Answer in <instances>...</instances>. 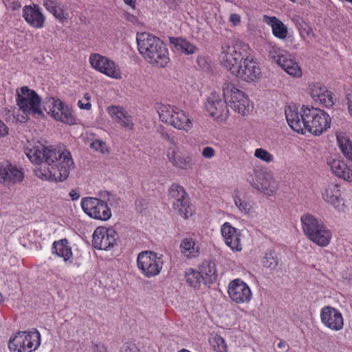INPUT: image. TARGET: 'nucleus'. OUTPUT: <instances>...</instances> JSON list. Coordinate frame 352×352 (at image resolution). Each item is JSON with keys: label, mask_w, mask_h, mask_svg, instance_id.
<instances>
[{"label": "nucleus", "mask_w": 352, "mask_h": 352, "mask_svg": "<svg viewBox=\"0 0 352 352\" xmlns=\"http://www.w3.org/2000/svg\"><path fill=\"white\" fill-rule=\"evenodd\" d=\"M30 161L35 164L44 165L36 167L34 173L41 179L62 182L67 179L70 170L74 167V162L70 152L54 146H45L37 142L29 144L24 149Z\"/></svg>", "instance_id": "1"}, {"label": "nucleus", "mask_w": 352, "mask_h": 352, "mask_svg": "<svg viewBox=\"0 0 352 352\" xmlns=\"http://www.w3.org/2000/svg\"><path fill=\"white\" fill-rule=\"evenodd\" d=\"M140 54L150 64L165 67L169 61L168 51L164 42L158 37L146 32L137 34Z\"/></svg>", "instance_id": "2"}, {"label": "nucleus", "mask_w": 352, "mask_h": 352, "mask_svg": "<svg viewBox=\"0 0 352 352\" xmlns=\"http://www.w3.org/2000/svg\"><path fill=\"white\" fill-rule=\"evenodd\" d=\"M302 231L306 237L321 248L327 247L332 239V232L318 217L305 213L300 217Z\"/></svg>", "instance_id": "3"}, {"label": "nucleus", "mask_w": 352, "mask_h": 352, "mask_svg": "<svg viewBox=\"0 0 352 352\" xmlns=\"http://www.w3.org/2000/svg\"><path fill=\"white\" fill-rule=\"evenodd\" d=\"M104 200L95 197H84L81 199L80 205L82 210L90 217L100 220L107 221L111 217V210L109 205L113 206L118 204V199L116 195L105 192Z\"/></svg>", "instance_id": "4"}, {"label": "nucleus", "mask_w": 352, "mask_h": 352, "mask_svg": "<svg viewBox=\"0 0 352 352\" xmlns=\"http://www.w3.org/2000/svg\"><path fill=\"white\" fill-rule=\"evenodd\" d=\"M157 110L162 122L177 130L188 132L193 127V121L189 113L176 106L159 104Z\"/></svg>", "instance_id": "5"}, {"label": "nucleus", "mask_w": 352, "mask_h": 352, "mask_svg": "<svg viewBox=\"0 0 352 352\" xmlns=\"http://www.w3.org/2000/svg\"><path fill=\"white\" fill-rule=\"evenodd\" d=\"M16 102L25 116L40 118L44 116L41 107V98L38 94L28 86L16 90Z\"/></svg>", "instance_id": "6"}, {"label": "nucleus", "mask_w": 352, "mask_h": 352, "mask_svg": "<svg viewBox=\"0 0 352 352\" xmlns=\"http://www.w3.org/2000/svg\"><path fill=\"white\" fill-rule=\"evenodd\" d=\"M223 96L231 109L239 114L245 116L253 110V104L243 91L238 89L232 83H225L223 87Z\"/></svg>", "instance_id": "7"}, {"label": "nucleus", "mask_w": 352, "mask_h": 352, "mask_svg": "<svg viewBox=\"0 0 352 352\" xmlns=\"http://www.w3.org/2000/svg\"><path fill=\"white\" fill-rule=\"evenodd\" d=\"M41 344V334L35 329L26 331H19L10 337L8 348L10 351L33 352Z\"/></svg>", "instance_id": "8"}, {"label": "nucleus", "mask_w": 352, "mask_h": 352, "mask_svg": "<svg viewBox=\"0 0 352 352\" xmlns=\"http://www.w3.org/2000/svg\"><path fill=\"white\" fill-rule=\"evenodd\" d=\"M304 120L306 125L305 134L308 132L314 135H320L331 126V118L324 111L318 108L305 109Z\"/></svg>", "instance_id": "9"}, {"label": "nucleus", "mask_w": 352, "mask_h": 352, "mask_svg": "<svg viewBox=\"0 0 352 352\" xmlns=\"http://www.w3.org/2000/svg\"><path fill=\"white\" fill-rule=\"evenodd\" d=\"M244 59L239 43L226 42L221 45L219 60L221 65L232 74Z\"/></svg>", "instance_id": "10"}, {"label": "nucleus", "mask_w": 352, "mask_h": 352, "mask_svg": "<svg viewBox=\"0 0 352 352\" xmlns=\"http://www.w3.org/2000/svg\"><path fill=\"white\" fill-rule=\"evenodd\" d=\"M248 180L254 188L267 197H274L278 190L279 183L272 171L254 170V176Z\"/></svg>", "instance_id": "11"}, {"label": "nucleus", "mask_w": 352, "mask_h": 352, "mask_svg": "<svg viewBox=\"0 0 352 352\" xmlns=\"http://www.w3.org/2000/svg\"><path fill=\"white\" fill-rule=\"evenodd\" d=\"M137 263L142 274L151 278L160 273L164 262L162 255L154 252L144 251L138 254Z\"/></svg>", "instance_id": "12"}, {"label": "nucleus", "mask_w": 352, "mask_h": 352, "mask_svg": "<svg viewBox=\"0 0 352 352\" xmlns=\"http://www.w3.org/2000/svg\"><path fill=\"white\" fill-rule=\"evenodd\" d=\"M89 62L93 69L112 79L120 80L122 78L120 66L107 56L93 53L89 56Z\"/></svg>", "instance_id": "13"}, {"label": "nucleus", "mask_w": 352, "mask_h": 352, "mask_svg": "<svg viewBox=\"0 0 352 352\" xmlns=\"http://www.w3.org/2000/svg\"><path fill=\"white\" fill-rule=\"evenodd\" d=\"M320 195L322 200L331 206L336 210L339 212L345 211V200L341 187L338 183L335 182L324 183L320 189Z\"/></svg>", "instance_id": "14"}, {"label": "nucleus", "mask_w": 352, "mask_h": 352, "mask_svg": "<svg viewBox=\"0 0 352 352\" xmlns=\"http://www.w3.org/2000/svg\"><path fill=\"white\" fill-rule=\"evenodd\" d=\"M168 196L174 200L173 208L184 218H188L192 214L189 197L184 188L176 184H173L169 188Z\"/></svg>", "instance_id": "15"}, {"label": "nucleus", "mask_w": 352, "mask_h": 352, "mask_svg": "<svg viewBox=\"0 0 352 352\" xmlns=\"http://www.w3.org/2000/svg\"><path fill=\"white\" fill-rule=\"evenodd\" d=\"M228 294L232 301L236 304L249 303L253 294L250 286L240 278H235L228 283Z\"/></svg>", "instance_id": "16"}, {"label": "nucleus", "mask_w": 352, "mask_h": 352, "mask_svg": "<svg viewBox=\"0 0 352 352\" xmlns=\"http://www.w3.org/2000/svg\"><path fill=\"white\" fill-rule=\"evenodd\" d=\"M227 102L226 99L222 100L218 94L213 92L211 93L205 103V109L217 121L223 122L226 121L229 116Z\"/></svg>", "instance_id": "17"}, {"label": "nucleus", "mask_w": 352, "mask_h": 352, "mask_svg": "<svg viewBox=\"0 0 352 352\" xmlns=\"http://www.w3.org/2000/svg\"><path fill=\"white\" fill-rule=\"evenodd\" d=\"M118 233L112 228L98 227L92 235V245L98 250H108L116 244Z\"/></svg>", "instance_id": "18"}, {"label": "nucleus", "mask_w": 352, "mask_h": 352, "mask_svg": "<svg viewBox=\"0 0 352 352\" xmlns=\"http://www.w3.org/2000/svg\"><path fill=\"white\" fill-rule=\"evenodd\" d=\"M48 103L50 108L48 113L55 120L69 125L76 123V118L71 109L60 100L52 98Z\"/></svg>", "instance_id": "19"}, {"label": "nucleus", "mask_w": 352, "mask_h": 352, "mask_svg": "<svg viewBox=\"0 0 352 352\" xmlns=\"http://www.w3.org/2000/svg\"><path fill=\"white\" fill-rule=\"evenodd\" d=\"M322 323L333 331H340L344 327V319L340 311L331 306H325L320 310Z\"/></svg>", "instance_id": "20"}, {"label": "nucleus", "mask_w": 352, "mask_h": 352, "mask_svg": "<svg viewBox=\"0 0 352 352\" xmlns=\"http://www.w3.org/2000/svg\"><path fill=\"white\" fill-rule=\"evenodd\" d=\"M221 233L227 246L233 252L243 250L241 231L233 227L229 222H225L221 226Z\"/></svg>", "instance_id": "21"}, {"label": "nucleus", "mask_w": 352, "mask_h": 352, "mask_svg": "<svg viewBox=\"0 0 352 352\" xmlns=\"http://www.w3.org/2000/svg\"><path fill=\"white\" fill-rule=\"evenodd\" d=\"M307 106H302L300 111L295 106H287L285 109L287 122L290 128L300 134H305V121L304 114Z\"/></svg>", "instance_id": "22"}, {"label": "nucleus", "mask_w": 352, "mask_h": 352, "mask_svg": "<svg viewBox=\"0 0 352 352\" xmlns=\"http://www.w3.org/2000/svg\"><path fill=\"white\" fill-rule=\"evenodd\" d=\"M243 60V65L240 64L233 75L246 82H252L259 78L261 72L258 63L252 58H246Z\"/></svg>", "instance_id": "23"}, {"label": "nucleus", "mask_w": 352, "mask_h": 352, "mask_svg": "<svg viewBox=\"0 0 352 352\" xmlns=\"http://www.w3.org/2000/svg\"><path fill=\"white\" fill-rule=\"evenodd\" d=\"M327 165L331 173L336 177L348 182H352V167L340 157H329Z\"/></svg>", "instance_id": "24"}, {"label": "nucleus", "mask_w": 352, "mask_h": 352, "mask_svg": "<svg viewBox=\"0 0 352 352\" xmlns=\"http://www.w3.org/2000/svg\"><path fill=\"white\" fill-rule=\"evenodd\" d=\"M24 178V172L21 168L9 163L0 164V182L3 184H16Z\"/></svg>", "instance_id": "25"}, {"label": "nucleus", "mask_w": 352, "mask_h": 352, "mask_svg": "<svg viewBox=\"0 0 352 352\" xmlns=\"http://www.w3.org/2000/svg\"><path fill=\"white\" fill-rule=\"evenodd\" d=\"M23 16L25 21L32 28L41 29L44 26L45 16L41 8L36 4L25 6L23 8Z\"/></svg>", "instance_id": "26"}, {"label": "nucleus", "mask_w": 352, "mask_h": 352, "mask_svg": "<svg viewBox=\"0 0 352 352\" xmlns=\"http://www.w3.org/2000/svg\"><path fill=\"white\" fill-rule=\"evenodd\" d=\"M111 119L127 130H133L134 123L132 116L123 107L120 106H109L107 109Z\"/></svg>", "instance_id": "27"}, {"label": "nucleus", "mask_w": 352, "mask_h": 352, "mask_svg": "<svg viewBox=\"0 0 352 352\" xmlns=\"http://www.w3.org/2000/svg\"><path fill=\"white\" fill-rule=\"evenodd\" d=\"M309 93L315 102L326 107H331L335 103L333 93L320 84H314L311 86Z\"/></svg>", "instance_id": "28"}, {"label": "nucleus", "mask_w": 352, "mask_h": 352, "mask_svg": "<svg viewBox=\"0 0 352 352\" xmlns=\"http://www.w3.org/2000/svg\"><path fill=\"white\" fill-rule=\"evenodd\" d=\"M201 243L192 236L182 239L179 244L180 253L186 259L197 258L201 254Z\"/></svg>", "instance_id": "29"}, {"label": "nucleus", "mask_w": 352, "mask_h": 352, "mask_svg": "<svg viewBox=\"0 0 352 352\" xmlns=\"http://www.w3.org/2000/svg\"><path fill=\"white\" fill-rule=\"evenodd\" d=\"M52 252L59 258H62L65 265L73 263V252L67 239L55 241L52 243Z\"/></svg>", "instance_id": "30"}, {"label": "nucleus", "mask_w": 352, "mask_h": 352, "mask_svg": "<svg viewBox=\"0 0 352 352\" xmlns=\"http://www.w3.org/2000/svg\"><path fill=\"white\" fill-rule=\"evenodd\" d=\"M233 201L238 211L243 215L252 216L255 213V204L247 195L236 192Z\"/></svg>", "instance_id": "31"}, {"label": "nucleus", "mask_w": 352, "mask_h": 352, "mask_svg": "<svg viewBox=\"0 0 352 352\" xmlns=\"http://www.w3.org/2000/svg\"><path fill=\"white\" fill-rule=\"evenodd\" d=\"M168 161L172 165L182 170H189L193 168L192 157L182 155L175 149H168L166 154Z\"/></svg>", "instance_id": "32"}, {"label": "nucleus", "mask_w": 352, "mask_h": 352, "mask_svg": "<svg viewBox=\"0 0 352 352\" xmlns=\"http://www.w3.org/2000/svg\"><path fill=\"white\" fill-rule=\"evenodd\" d=\"M263 21L272 28L273 35L280 40L287 38L288 34L287 27L276 16H263Z\"/></svg>", "instance_id": "33"}, {"label": "nucleus", "mask_w": 352, "mask_h": 352, "mask_svg": "<svg viewBox=\"0 0 352 352\" xmlns=\"http://www.w3.org/2000/svg\"><path fill=\"white\" fill-rule=\"evenodd\" d=\"M285 72L294 78H300L302 76V70L294 58L289 54H287L277 63Z\"/></svg>", "instance_id": "34"}, {"label": "nucleus", "mask_w": 352, "mask_h": 352, "mask_svg": "<svg viewBox=\"0 0 352 352\" xmlns=\"http://www.w3.org/2000/svg\"><path fill=\"white\" fill-rule=\"evenodd\" d=\"M204 278V285L210 284L216 281L217 272L215 263L204 261L199 267L198 270Z\"/></svg>", "instance_id": "35"}, {"label": "nucleus", "mask_w": 352, "mask_h": 352, "mask_svg": "<svg viewBox=\"0 0 352 352\" xmlns=\"http://www.w3.org/2000/svg\"><path fill=\"white\" fill-rule=\"evenodd\" d=\"M336 140L342 155L352 162V142L349 137L343 132L336 133Z\"/></svg>", "instance_id": "36"}, {"label": "nucleus", "mask_w": 352, "mask_h": 352, "mask_svg": "<svg viewBox=\"0 0 352 352\" xmlns=\"http://www.w3.org/2000/svg\"><path fill=\"white\" fill-rule=\"evenodd\" d=\"M43 6L57 19L63 21L66 19L64 14L63 3L58 0H43Z\"/></svg>", "instance_id": "37"}, {"label": "nucleus", "mask_w": 352, "mask_h": 352, "mask_svg": "<svg viewBox=\"0 0 352 352\" xmlns=\"http://www.w3.org/2000/svg\"><path fill=\"white\" fill-rule=\"evenodd\" d=\"M184 276L186 283L194 289H199L201 284H204V278L200 272L195 269H186Z\"/></svg>", "instance_id": "38"}, {"label": "nucleus", "mask_w": 352, "mask_h": 352, "mask_svg": "<svg viewBox=\"0 0 352 352\" xmlns=\"http://www.w3.org/2000/svg\"><path fill=\"white\" fill-rule=\"evenodd\" d=\"M170 42L174 45L176 50L182 53L189 55L197 52L198 48L192 43L182 38H172Z\"/></svg>", "instance_id": "39"}, {"label": "nucleus", "mask_w": 352, "mask_h": 352, "mask_svg": "<svg viewBox=\"0 0 352 352\" xmlns=\"http://www.w3.org/2000/svg\"><path fill=\"white\" fill-rule=\"evenodd\" d=\"M210 344L215 352H228V346L224 339L215 335L210 339Z\"/></svg>", "instance_id": "40"}, {"label": "nucleus", "mask_w": 352, "mask_h": 352, "mask_svg": "<svg viewBox=\"0 0 352 352\" xmlns=\"http://www.w3.org/2000/svg\"><path fill=\"white\" fill-rule=\"evenodd\" d=\"M268 52L270 56L278 63L287 54L286 51L278 47L276 44L271 45L269 47Z\"/></svg>", "instance_id": "41"}, {"label": "nucleus", "mask_w": 352, "mask_h": 352, "mask_svg": "<svg viewBox=\"0 0 352 352\" xmlns=\"http://www.w3.org/2000/svg\"><path fill=\"white\" fill-rule=\"evenodd\" d=\"M254 155L258 160L267 164L272 163L274 161V156L268 151L263 148H256Z\"/></svg>", "instance_id": "42"}, {"label": "nucleus", "mask_w": 352, "mask_h": 352, "mask_svg": "<svg viewBox=\"0 0 352 352\" xmlns=\"http://www.w3.org/2000/svg\"><path fill=\"white\" fill-rule=\"evenodd\" d=\"M264 267L273 270L278 265V258L274 252L269 251L263 260Z\"/></svg>", "instance_id": "43"}, {"label": "nucleus", "mask_w": 352, "mask_h": 352, "mask_svg": "<svg viewBox=\"0 0 352 352\" xmlns=\"http://www.w3.org/2000/svg\"><path fill=\"white\" fill-rule=\"evenodd\" d=\"M90 146L96 151L103 154L109 153L110 151L107 143L100 140H95L94 142H92Z\"/></svg>", "instance_id": "44"}, {"label": "nucleus", "mask_w": 352, "mask_h": 352, "mask_svg": "<svg viewBox=\"0 0 352 352\" xmlns=\"http://www.w3.org/2000/svg\"><path fill=\"white\" fill-rule=\"evenodd\" d=\"M91 96L87 93L84 95L82 99L79 100L78 106L81 109L90 110L91 109V104L90 102Z\"/></svg>", "instance_id": "45"}, {"label": "nucleus", "mask_w": 352, "mask_h": 352, "mask_svg": "<svg viewBox=\"0 0 352 352\" xmlns=\"http://www.w3.org/2000/svg\"><path fill=\"white\" fill-rule=\"evenodd\" d=\"M216 155V151L212 146H206L201 151V155L205 159H212Z\"/></svg>", "instance_id": "46"}, {"label": "nucleus", "mask_w": 352, "mask_h": 352, "mask_svg": "<svg viewBox=\"0 0 352 352\" xmlns=\"http://www.w3.org/2000/svg\"><path fill=\"white\" fill-rule=\"evenodd\" d=\"M197 63L201 69L207 68L208 65V59L204 56H199L197 58Z\"/></svg>", "instance_id": "47"}, {"label": "nucleus", "mask_w": 352, "mask_h": 352, "mask_svg": "<svg viewBox=\"0 0 352 352\" xmlns=\"http://www.w3.org/2000/svg\"><path fill=\"white\" fill-rule=\"evenodd\" d=\"M121 352H140V350L134 344H126L123 346Z\"/></svg>", "instance_id": "48"}, {"label": "nucleus", "mask_w": 352, "mask_h": 352, "mask_svg": "<svg viewBox=\"0 0 352 352\" xmlns=\"http://www.w3.org/2000/svg\"><path fill=\"white\" fill-rule=\"evenodd\" d=\"M9 133V128L0 120V138L7 136Z\"/></svg>", "instance_id": "49"}, {"label": "nucleus", "mask_w": 352, "mask_h": 352, "mask_svg": "<svg viewBox=\"0 0 352 352\" xmlns=\"http://www.w3.org/2000/svg\"><path fill=\"white\" fill-rule=\"evenodd\" d=\"M160 135L163 140L170 142L172 144H175L173 138H172L170 136V135L169 133H168L167 132H166L164 131H160Z\"/></svg>", "instance_id": "50"}, {"label": "nucleus", "mask_w": 352, "mask_h": 352, "mask_svg": "<svg viewBox=\"0 0 352 352\" xmlns=\"http://www.w3.org/2000/svg\"><path fill=\"white\" fill-rule=\"evenodd\" d=\"M230 21L234 25H237L241 22V16L239 14L233 13L230 16Z\"/></svg>", "instance_id": "51"}, {"label": "nucleus", "mask_w": 352, "mask_h": 352, "mask_svg": "<svg viewBox=\"0 0 352 352\" xmlns=\"http://www.w3.org/2000/svg\"><path fill=\"white\" fill-rule=\"evenodd\" d=\"M348 111L352 118V91L349 92L346 96Z\"/></svg>", "instance_id": "52"}, {"label": "nucleus", "mask_w": 352, "mask_h": 352, "mask_svg": "<svg viewBox=\"0 0 352 352\" xmlns=\"http://www.w3.org/2000/svg\"><path fill=\"white\" fill-rule=\"evenodd\" d=\"M93 352H107V349L103 344H95Z\"/></svg>", "instance_id": "53"}, {"label": "nucleus", "mask_w": 352, "mask_h": 352, "mask_svg": "<svg viewBox=\"0 0 352 352\" xmlns=\"http://www.w3.org/2000/svg\"><path fill=\"white\" fill-rule=\"evenodd\" d=\"M9 7L13 10H16L21 8V3L18 1H14L10 3Z\"/></svg>", "instance_id": "54"}, {"label": "nucleus", "mask_w": 352, "mask_h": 352, "mask_svg": "<svg viewBox=\"0 0 352 352\" xmlns=\"http://www.w3.org/2000/svg\"><path fill=\"white\" fill-rule=\"evenodd\" d=\"M69 197L72 200H77L80 197V195L76 190H72L69 192Z\"/></svg>", "instance_id": "55"}, {"label": "nucleus", "mask_w": 352, "mask_h": 352, "mask_svg": "<svg viewBox=\"0 0 352 352\" xmlns=\"http://www.w3.org/2000/svg\"><path fill=\"white\" fill-rule=\"evenodd\" d=\"M136 0H124V2L132 8L135 7Z\"/></svg>", "instance_id": "56"}, {"label": "nucleus", "mask_w": 352, "mask_h": 352, "mask_svg": "<svg viewBox=\"0 0 352 352\" xmlns=\"http://www.w3.org/2000/svg\"><path fill=\"white\" fill-rule=\"evenodd\" d=\"M21 122H25L27 121L28 118L25 116H21V119L17 118Z\"/></svg>", "instance_id": "57"}, {"label": "nucleus", "mask_w": 352, "mask_h": 352, "mask_svg": "<svg viewBox=\"0 0 352 352\" xmlns=\"http://www.w3.org/2000/svg\"><path fill=\"white\" fill-rule=\"evenodd\" d=\"M3 297L2 296V294L0 293V305L3 302Z\"/></svg>", "instance_id": "58"}, {"label": "nucleus", "mask_w": 352, "mask_h": 352, "mask_svg": "<svg viewBox=\"0 0 352 352\" xmlns=\"http://www.w3.org/2000/svg\"><path fill=\"white\" fill-rule=\"evenodd\" d=\"M283 345H284L283 342H280L278 343V346L279 348H282L283 346Z\"/></svg>", "instance_id": "59"}, {"label": "nucleus", "mask_w": 352, "mask_h": 352, "mask_svg": "<svg viewBox=\"0 0 352 352\" xmlns=\"http://www.w3.org/2000/svg\"><path fill=\"white\" fill-rule=\"evenodd\" d=\"M179 352H190V351H189L186 349H182V350L179 351Z\"/></svg>", "instance_id": "60"}, {"label": "nucleus", "mask_w": 352, "mask_h": 352, "mask_svg": "<svg viewBox=\"0 0 352 352\" xmlns=\"http://www.w3.org/2000/svg\"><path fill=\"white\" fill-rule=\"evenodd\" d=\"M289 1H292V2H295L296 1V0H289Z\"/></svg>", "instance_id": "61"}]
</instances>
